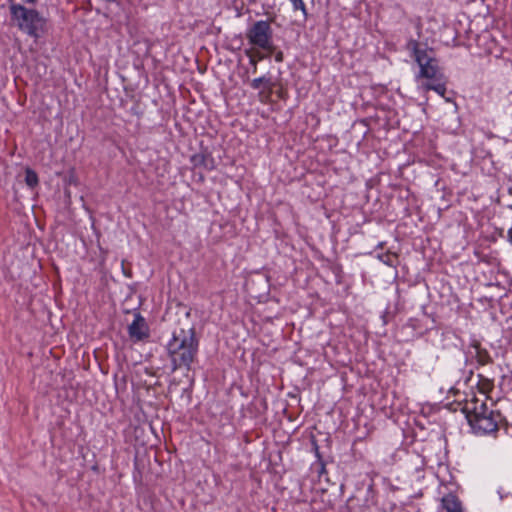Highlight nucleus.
<instances>
[{
    "label": "nucleus",
    "instance_id": "423d86ee",
    "mask_svg": "<svg viewBox=\"0 0 512 512\" xmlns=\"http://www.w3.org/2000/svg\"><path fill=\"white\" fill-rule=\"evenodd\" d=\"M129 335L135 340H142L148 336V326L145 319L135 314L133 322L128 327Z\"/></svg>",
    "mask_w": 512,
    "mask_h": 512
},
{
    "label": "nucleus",
    "instance_id": "9d476101",
    "mask_svg": "<svg viewBox=\"0 0 512 512\" xmlns=\"http://www.w3.org/2000/svg\"><path fill=\"white\" fill-rule=\"evenodd\" d=\"M379 258L384 264L388 266H394L397 263V256L395 254L388 253L380 256Z\"/></svg>",
    "mask_w": 512,
    "mask_h": 512
},
{
    "label": "nucleus",
    "instance_id": "f8f14e48",
    "mask_svg": "<svg viewBox=\"0 0 512 512\" xmlns=\"http://www.w3.org/2000/svg\"><path fill=\"white\" fill-rule=\"evenodd\" d=\"M66 185H76L77 184V178L74 173V171H70L64 178Z\"/></svg>",
    "mask_w": 512,
    "mask_h": 512
},
{
    "label": "nucleus",
    "instance_id": "0eeeda50",
    "mask_svg": "<svg viewBox=\"0 0 512 512\" xmlns=\"http://www.w3.org/2000/svg\"><path fill=\"white\" fill-rule=\"evenodd\" d=\"M273 83L270 78L259 77L255 78L251 82L253 89L259 90V98L261 101H266L273 90Z\"/></svg>",
    "mask_w": 512,
    "mask_h": 512
},
{
    "label": "nucleus",
    "instance_id": "f257e3e1",
    "mask_svg": "<svg viewBox=\"0 0 512 512\" xmlns=\"http://www.w3.org/2000/svg\"><path fill=\"white\" fill-rule=\"evenodd\" d=\"M415 60L419 65L420 73L417 78H426L430 82L422 83L420 88L424 91L433 90L440 96L446 92V80L435 59L433 51L426 49H415Z\"/></svg>",
    "mask_w": 512,
    "mask_h": 512
},
{
    "label": "nucleus",
    "instance_id": "39448f33",
    "mask_svg": "<svg viewBox=\"0 0 512 512\" xmlns=\"http://www.w3.org/2000/svg\"><path fill=\"white\" fill-rule=\"evenodd\" d=\"M250 42L260 48L269 49L271 47V28L267 21H258L248 32Z\"/></svg>",
    "mask_w": 512,
    "mask_h": 512
},
{
    "label": "nucleus",
    "instance_id": "4468645a",
    "mask_svg": "<svg viewBox=\"0 0 512 512\" xmlns=\"http://www.w3.org/2000/svg\"><path fill=\"white\" fill-rule=\"evenodd\" d=\"M23 3H32L34 0H21Z\"/></svg>",
    "mask_w": 512,
    "mask_h": 512
},
{
    "label": "nucleus",
    "instance_id": "9b49d317",
    "mask_svg": "<svg viewBox=\"0 0 512 512\" xmlns=\"http://www.w3.org/2000/svg\"><path fill=\"white\" fill-rule=\"evenodd\" d=\"M294 10H300L306 14V6L303 0H289Z\"/></svg>",
    "mask_w": 512,
    "mask_h": 512
},
{
    "label": "nucleus",
    "instance_id": "1a4fd4ad",
    "mask_svg": "<svg viewBox=\"0 0 512 512\" xmlns=\"http://www.w3.org/2000/svg\"><path fill=\"white\" fill-rule=\"evenodd\" d=\"M25 182L31 188L35 187L38 183L37 174L31 169H27L26 176H25Z\"/></svg>",
    "mask_w": 512,
    "mask_h": 512
},
{
    "label": "nucleus",
    "instance_id": "7ed1b4c3",
    "mask_svg": "<svg viewBox=\"0 0 512 512\" xmlns=\"http://www.w3.org/2000/svg\"><path fill=\"white\" fill-rule=\"evenodd\" d=\"M12 19L18 28L29 36L38 39L47 31V21L36 10L27 9L19 4H11Z\"/></svg>",
    "mask_w": 512,
    "mask_h": 512
},
{
    "label": "nucleus",
    "instance_id": "ddd939ff",
    "mask_svg": "<svg viewBox=\"0 0 512 512\" xmlns=\"http://www.w3.org/2000/svg\"><path fill=\"white\" fill-rule=\"evenodd\" d=\"M250 62L251 64L254 66V71L256 70V59L254 56H251L250 57Z\"/></svg>",
    "mask_w": 512,
    "mask_h": 512
},
{
    "label": "nucleus",
    "instance_id": "f03ea898",
    "mask_svg": "<svg viewBox=\"0 0 512 512\" xmlns=\"http://www.w3.org/2000/svg\"><path fill=\"white\" fill-rule=\"evenodd\" d=\"M167 350L175 369L189 366L196 353V341L192 329L174 331L167 343Z\"/></svg>",
    "mask_w": 512,
    "mask_h": 512
},
{
    "label": "nucleus",
    "instance_id": "6e6552de",
    "mask_svg": "<svg viewBox=\"0 0 512 512\" xmlns=\"http://www.w3.org/2000/svg\"><path fill=\"white\" fill-rule=\"evenodd\" d=\"M441 505L446 512H463L460 500L452 494L444 496L441 500Z\"/></svg>",
    "mask_w": 512,
    "mask_h": 512
},
{
    "label": "nucleus",
    "instance_id": "2eb2a0df",
    "mask_svg": "<svg viewBox=\"0 0 512 512\" xmlns=\"http://www.w3.org/2000/svg\"><path fill=\"white\" fill-rule=\"evenodd\" d=\"M65 192H66L67 196H70V193L67 189L65 190Z\"/></svg>",
    "mask_w": 512,
    "mask_h": 512
},
{
    "label": "nucleus",
    "instance_id": "20e7f679",
    "mask_svg": "<svg viewBox=\"0 0 512 512\" xmlns=\"http://www.w3.org/2000/svg\"><path fill=\"white\" fill-rule=\"evenodd\" d=\"M467 420L475 434L486 435L498 430L502 416L498 411L489 408L485 403L476 402L473 410L468 412Z\"/></svg>",
    "mask_w": 512,
    "mask_h": 512
}]
</instances>
